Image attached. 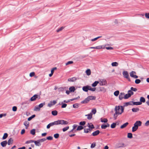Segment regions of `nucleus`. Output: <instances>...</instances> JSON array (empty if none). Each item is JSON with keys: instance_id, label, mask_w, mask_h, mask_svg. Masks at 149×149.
<instances>
[{"instance_id": "obj_1", "label": "nucleus", "mask_w": 149, "mask_h": 149, "mask_svg": "<svg viewBox=\"0 0 149 149\" xmlns=\"http://www.w3.org/2000/svg\"><path fill=\"white\" fill-rule=\"evenodd\" d=\"M94 128V126L92 123H88L87 125L85 127L84 132L86 133L90 132Z\"/></svg>"}, {"instance_id": "obj_2", "label": "nucleus", "mask_w": 149, "mask_h": 149, "mask_svg": "<svg viewBox=\"0 0 149 149\" xmlns=\"http://www.w3.org/2000/svg\"><path fill=\"white\" fill-rule=\"evenodd\" d=\"M124 108L121 106H118L116 107L115 108L116 112L114 114V117L115 119H116L117 116H116L117 114H120L123 111Z\"/></svg>"}, {"instance_id": "obj_3", "label": "nucleus", "mask_w": 149, "mask_h": 149, "mask_svg": "<svg viewBox=\"0 0 149 149\" xmlns=\"http://www.w3.org/2000/svg\"><path fill=\"white\" fill-rule=\"evenodd\" d=\"M68 123V122L64 120H58L57 121L52 123L49 124L50 126H53L54 125H58L59 124L61 125H67Z\"/></svg>"}, {"instance_id": "obj_4", "label": "nucleus", "mask_w": 149, "mask_h": 149, "mask_svg": "<svg viewBox=\"0 0 149 149\" xmlns=\"http://www.w3.org/2000/svg\"><path fill=\"white\" fill-rule=\"evenodd\" d=\"M95 98L96 97L95 96H89L82 101V103H86L88 102L90 100H94Z\"/></svg>"}, {"instance_id": "obj_5", "label": "nucleus", "mask_w": 149, "mask_h": 149, "mask_svg": "<svg viewBox=\"0 0 149 149\" xmlns=\"http://www.w3.org/2000/svg\"><path fill=\"white\" fill-rule=\"evenodd\" d=\"M69 91H66V93L69 95L70 92H74L75 90V88L74 86H71L69 88Z\"/></svg>"}, {"instance_id": "obj_6", "label": "nucleus", "mask_w": 149, "mask_h": 149, "mask_svg": "<svg viewBox=\"0 0 149 149\" xmlns=\"http://www.w3.org/2000/svg\"><path fill=\"white\" fill-rule=\"evenodd\" d=\"M57 103L56 100H53V101H51L48 104V106L49 107H51L52 106L55 105Z\"/></svg>"}, {"instance_id": "obj_7", "label": "nucleus", "mask_w": 149, "mask_h": 149, "mask_svg": "<svg viewBox=\"0 0 149 149\" xmlns=\"http://www.w3.org/2000/svg\"><path fill=\"white\" fill-rule=\"evenodd\" d=\"M136 73L134 71H132L130 73V76L131 77H133L134 78L136 79L138 77V76H136Z\"/></svg>"}, {"instance_id": "obj_8", "label": "nucleus", "mask_w": 149, "mask_h": 149, "mask_svg": "<svg viewBox=\"0 0 149 149\" xmlns=\"http://www.w3.org/2000/svg\"><path fill=\"white\" fill-rule=\"evenodd\" d=\"M42 139H41V140H38L36 141H32V142L34 143H35V144H36V145L37 146H39L40 145V142H42Z\"/></svg>"}, {"instance_id": "obj_9", "label": "nucleus", "mask_w": 149, "mask_h": 149, "mask_svg": "<svg viewBox=\"0 0 149 149\" xmlns=\"http://www.w3.org/2000/svg\"><path fill=\"white\" fill-rule=\"evenodd\" d=\"M38 95H35L31 98L30 100L32 101H35L38 98Z\"/></svg>"}, {"instance_id": "obj_10", "label": "nucleus", "mask_w": 149, "mask_h": 149, "mask_svg": "<svg viewBox=\"0 0 149 149\" xmlns=\"http://www.w3.org/2000/svg\"><path fill=\"white\" fill-rule=\"evenodd\" d=\"M142 124V122L140 121H136L134 124V125L137 126V127L138 128L139 126H140Z\"/></svg>"}, {"instance_id": "obj_11", "label": "nucleus", "mask_w": 149, "mask_h": 149, "mask_svg": "<svg viewBox=\"0 0 149 149\" xmlns=\"http://www.w3.org/2000/svg\"><path fill=\"white\" fill-rule=\"evenodd\" d=\"M123 74L125 78L127 79L129 78V74L127 71H124L123 73Z\"/></svg>"}, {"instance_id": "obj_12", "label": "nucleus", "mask_w": 149, "mask_h": 149, "mask_svg": "<svg viewBox=\"0 0 149 149\" xmlns=\"http://www.w3.org/2000/svg\"><path fill=\"white\" fill-rule=\"evenodd\" d=\"M125 97V94L123 93H120L119 96V98L120 100H122L123 98H124Z\"/></svg>"}, {"instance_id": "obj_13", "label": "nucleus", "mask_w": 149, "mask_h": 149, "mask_svg": "<svg viewBox=\"0 0 149 149\" xmlns=\"http://www.w3.org/2000/svg\"><path fill=\"white\" fill-rule=\"evenodd\" d=\"M57 69V68L56 67H54L51 70V73L49 74V76L51 77L52 75L53 74L54 71Z\"/></svg>"}, {"instance_id": "obj_14", "label": "nucleus", "mask_w": 149, "mask_h": 149, "mask_svg": "<svg viewBox=\"0 0 149 149\" xmlns=\"http://www.w3.org/2000/svg\"><path fill=\"white\" fill-rule=\"evenodd\" d=\"M100 132V131L99 130H97L93 133L92 135L94 136H97L99 134Z\"/></svg>"}, {"instance_id": "obj_15", "label": "nucleus", "mask_w": 149, "mask_h": 149, "mask_svg": "<svg viewBox=\"0 0 149 149\" xmlns=\"http://www.w3.org/2000/svg\"><path fill=\"white\" fill-rule=\"evenodd\" d=\"M88 86H84L83 87V90L85 92H87L88 91Z\"/></svg>"}, {"instance_id": "obj_16", "label": "nucleus", "mask_w": 149, "mask_h": 149, "mask_svg": "<svg viewBox=\"0 0 149 149\" xmlns=\"http://www.w3.org/2000/svg\"><path fill=\"white\" fill-rule=\"evenodd\" d=\"M86 116H87L88 119L91 120L92 118V113H90V114L86 115Z\"/></svg>"}, {"instance_id": "obj_17", "label": "nucleus", "mask_w": 149, "mask_h": 149, "mask_svg": "<svg viewBox=\"0 0 149 149\" xmlns=\"http://www.w3.org/2000/svg\"><path fill=\"white\" fill-rule=\"evenodd\" d=\"M106 81L105 80H102L100 81V84L101 85H105L106 84Z\"/></svg>"}, {"instance_id": "obj_18", "label": "nucleus", "mask_w": 149, "mask_h": 149, "mask_svg": "<svg viewBox=\"0 0 149 149\" xmlns=\"http://www.w3.org/2000/svg\"><path fill=\"white\" fill-rule=\"evenodd\" d=\"M24 125L26 126V129H27L29 126V123L27 121H26L24 122Z\"/></svg>"}, {"instance_id": "obj_19", "label": "nucleus", "mask_w": 149, "mask_h": 149, "mask_svg": "<svg viewBox=\"0 0 149 149\" xmlns=\"http://www.w3.org/2000/svg\"><path fill=\"white\" fill-rule=\"evenodd\" d=\"M88 90H90L92 91H95L96 89V88H92L91 86H88Z\"/></svg>"}, {"instance_id": "obj_20", "label": "nucleus", "mask_w": 149, "mask_h": 149, "mask_svg": "<svg viewBox=\"0 0 149 149\" xmlns=\"http://www.w3.org/2000/svg\"><path fill=\"white\" fill-rule=\"evenodd\" d=\"M7 144V142L6 141H4L1 143V145L3 147H5Z\"/></svg>"}, {"instance_id": "obj_21", "label": "nucleus", "mask_w": 149, "mask_h": 149, "mask_svg": "<svg viewBox=\"0 0 149 149\" xmlns=\"http://www.w3.org/2000/svg\"><path fill=\"white\" fill-rule=\"evenodd\" d=\"M138 128L137 126L134 125V126L132 128V132H134L136 131L138 129Z\"/></svg>"}, {"instance_id": "obj_22", "label": "nucleus", "mask_w": 149, "mask_h": 149, "mask_svg": "<svg viewBox=\"0 0 149 149\" xmlns=\"http://www.w3.org/2000/svg\"><path fill=\"white\" fill-rule=\"evenodd\" d=\"M84 129V127L81 125L78 126L76 129L77 131H79Z\"/></svg>"}, {"instance_id": "obj_23", "label": "nucleus", "mask_w": 149, "mask_h": 149, "mask_svg": "<svg viewBox=\"0 0 149 149\" xmlns=\"http://www.w3.org/2000/svg\"><path fill=\"white\" fill-rule=\"evenodd\" d=\"M128 123L127 122L124 124L123 125H121L120 126V128L121 129L123 128L126 127L128 125Z\"/></svg>"}, {"instance_id": "obj_24", "label": "nucleus", "mask_w": 149, "mask_h": 149, "mask_svg": "<svg viewBox=\"0 0 149 149\" xmlns=\"http://www.w3.org/2000/svg\"><path fill=\"white\" fill-rule=\"evenodd\" d=\"M76 80L75 77H72L68 79V81L71 82H73L75 81Z\"/></svg>"}, {"instance_id": "obj_25", "label": "nucleus", "mask_w": 149, "mask_h": 149, "mask_svg": "<svg viewBox=\"0 0 149 149\" xmlns=\"http://www.w3.org/2000/svg\"><path fill=\"white\" fill-rule=\"evenodd\" d=\"M99 83V81H95L92 84V86L93 87H95L98 83Z\"/></svg>"}, {"instance_id": "obj_26", "label": "nucleus", "mask_w": 149, "mask_h": 149, "mask_svg": "<svg viewBox=\"0 0 149 149\" xmlns=\"http://www.w3.org/2000/svg\"><path fill=\"white\" fill-rule=\"evenodd\" d=\"M139 110V108H133L132 109V110L133 112H137Z\"/></svg>"}, {"instance_id": "obj_27", "label": "nucleus", "mask_w": 149, "mask_h": 149, "mask_svg": "<svg viewBox=\"0 0 149 149\" xmlns=\"http://www.w3.org/2000/svg\"><path fill=\"white\" fill-rule=\"evenodd\" d=\"M13 140L11 138H10L9 139L8 141V144L10 145L12 143H13Z\"/></svg>"}, {"instance_id": "obj_28", "label": "nucleus", "mask_w": 149, "mask_h": 149, "mask_svg": "<svg viewBox=\"0 0 149 149\" xmlns=\"http://www.w3.org/2000/svg\"><path fill=\"white\" fill-rule=\"evenodd\" d=\"M86 73L87 75H90L91 74V71L90 69H87L86 71Z\"/></svg>"}, {"instance_id": "obj_29", "label": "nucleus", "mask_w": 149, "mask_h": 149, "mask_svg": "<svg viewBox=\"0 0 149 149\" xmlns=\"http://www.w3.org/2000/svg\"><path fill=\"white\" fill-rule=\"evenodd\" d=\"M142 103L140 102H134L133 103V104L135 105H139L141 104Z\"/></svg>"}, {"instance_id": "obj_30", "label": "nucleus", "mask_w": 149, "mask_h": 149, "mask_svg": "<svg viewBox=\"0 0 149 149\" xmlns=\"http://www.w3.org/2000/svg\"><path fill=\"white\" fill-rule=\"evenodd\" d=\"M52 114L54 116H56L57 114V111H53L52 112Z\"/></svg>"}, {"instance_id": "obj_31", "label": "nucleus", "mask_w": 149, "mask_h": 149, "mask_svg": "<svg viewBox=\"0 0 149 149\" xmlns=\"http://www.w3.org/2000/svg\"><path fill=\"white\" fill-rule=\"evenodd\" d=\"M131 96H130V95L128 93L125 95V97L124 99H127L129 97H130Z\"/></svg>"}, {"instance_id": "obj_32", "label": "nucleus", "mask_w": 149, "mask_h": 149, "mask_svg": "<svg viewBox=\"0 0 149 149\" xmlns=\"http://www.w3.org/2000/svg\"><path fill=\"white\" fill-rule=\"evenodd\" d=\"M30 133L33 135H35V134L36 132L35 129H32L30 131Z\"/></svg>"}, {"instance_id": "obj_33", "label": "nucleus", "mask_w": 149, "mask_h": 149, "mask_svg": "<svg viewBox=\"0 0 149 149\" xmlns=\"http://www.w3.org/2000/svg\"><path fill=\"white\" fill-rule=\"evenodd\" d=\"M140 102H141V103L144 102H145V99L144 97H141L140 99Z\"/></svg>"}, {"instance_id": "obj_34", "label": "nucleus", "mask_w": 149, "mask_h": 149, "mask_svg": "<svg viewBox=\"0 0 149 149\" xmlns=\"http://www.w3.org/2000/svg\"><path fill=\"white\" fill-rule=\"evenodd\" d=\"M101 121L102 122L107 123L108 121V120L107 118H101Z\"/></svg>"}, {"instance_id": "obj_35", "label": "nucleus", "mask_w": 149, "mask_h": 149, "mask_svg": "<svg viewBox=\"0 0 149 149\" xmlns=\"http://www.w3.org/2000/svg\"><path fill=\"white\" fill-rule=\"evenodd\" d=\"M111 65L113 66H118V64L116 62H114L112 63Z\"/></svg>"}, {"instance_id": "obj_36", "label": "nucleus", "mask_w": 149, "mask_h": 149, "mask_svg": "<svg viewBox=\"0 0 149 149\" xmlns=\"http://www.w3.org/2000/svg\"><path fill=\"white\" fill-rule=\"evenodd\" d=\"M119 93V91H116L114 92V94L116 96H118Z\"/></svg>"}, {"instance_id": "obj_37", "label": "nucleus", "mask_w": 149, "mask_h": 149, "mask_svg": "<svg viewBox=\"0 0 149 149\" xmlns=\"http://www.w3.org/2000/svg\"><path fill=\"white\" fill-rule=\"evenodd\" d=\"M8 135L7 133H5L3 137V139H6L8 137Z\"/></svg>"}, {"instance_id": "obj_38", "label": "nucleus", "mask_w": 149, "mask_h": 149, "mask_svg": "<svg viewBox=\"0 0 149 149\" xmlns=\"http://www.w3.org/2000/svg\"><path fill=\"white\" fill-rule=\"evenodd\" d=\"M86 122L85 121H81L80 122L79 125L81 126H84L86 124Z\"/></svg>"}, {"instance_id": "obj_39", "label": "nucleus", "mask_w": 149, "mask_h": 149, "mask_svg": "<svg viewBox=\"0 0 149 149\" xmlns=\"http://www.w3.org/2000/svg\"><path fill=\"white\" fill-rule=\"evenodd\" d=\"M127 137L129 138H131L132 137V135L131 133H128L127 134Z\"/></svg>"}, {"instance_id": "obj_40", "label": "nucleus", "mask_w": 149, "mask_h": 149, "mask_svg": "<svg viewBox=\"0 0 149 149\" xmlns=\"http://www.w3.org/2000/svg\"><path fill=\"white\" fill-rule=\"evenodd\" d=\"M128 93L130 95V96H131L134 93L131 90H130L128 91Z\"/></svg>"}, {"instance_id": "obj_41", "label": "nucleus", "mask_w": 149, "mask_h": 149, "mask_svg": "<svg viewBox=\"0 0 149 149\" xmlns=\"http://www.w3.org/2000/svg\"><path fill=\"white\" fill-rule=\"evenodd\" d=\"M77 127H78V126H77V125H74L73 126V129L71 130V131H72L73 130H75L76 128H77Z\"/></svg>"}, {"instance_id": "obj_42", "label": "nucleus", "mask_w": 149, "mask_h": 149, "mask_svg": "<svg viewBox=\"0 0 149 149\" xmlns=\"http://www.w3.org/2000/svg\"><path fill=\"white\" fill-rule=\"evenodd\" d=\"M91 112L93 114H95L96 112V109L95 108L93 109H92Z\"/></svg>"}, {"instance_id": "obj_43", "label": "nucleus", "mask_w": 149, "mask_h": 149, "mask_svg": "<svg viewBox=\"0 0 149 149\" xmlns=\"http://www.w3.org/2000/svg\"><path fill=\"white\" fill-rule=\"evenodd\" d=\"M69 128V126H67L66 127H64L63 129V132H65L68 130Z\"/></svg>"}, {"instance_id": "obj_44", "label": "nucleus", "mask_w": 149, "mask_h": 149, "mask_svg": "<svg viewBox=\"0 0 149 149\" xmlns=\"http://www.w3.org/2000/svg\"><path fill=\"white\" fill-rule=\"evenodd\" d=\"M116 126V123H112L111 125V128H115Z\"/></svg>"}, {"instance_id": "obj_45", "label": "nucleus", "mask_w": 149, "mask_h": 149, "mask_svg": "<svg viewBox=\"0 0 149 149\" xmlns=\"http://www.w3.org/2000/svg\"><path fill=\"white\" fill-rule=\"evenodd\" d=\"M40 109V107H35L34 110L36 111H39Z\"/></svg>"}, {"instance_id": "obj_46", "label": "nucleus", "mask_w": 149, "mask_h": 149, "mask_svg": "<svg viewBox=\"0 0 149 149\" xmlns=\"http://www.w3.org/2000/svg\"><path fill=\"white\" fill-rule=\"evenodd\" d=\"M141 82V80L139 79H136L135 81V82L136 84H138Z\"/></svg>"}, {"instance_id": "obj_47", "label": "nucleus", "mask_w": 149, "mask_h": 149, "mask_svg": "<svg viewBox=\"0 0 149 149\" xmlns=\"http://www.w3.org/2000/svg\"><path fill=\"white\" fill-rule=\"evenodd\" d=\"M35 75V73L34 72H32L30 74V76L31 77L34 76Z\"/></svg>"}, {"instance_id": "obj_48", "label": "nucleus", "mask_w": 149, "mask_h": 149, "mask_svg": "<svg viewBox=\"0 0 149 149\" xmlns=\"http://www.w3.org/2000/svg\"><path fill=\"white\" fill-rule=\"evenodd\" d=\"M131 90L132 91H136L137 90V89L136 88H134L133 87H132L131 88Z\"/></svg>"}, {"instance_id": "obj_49", "label": "nucleus", "mask_w": 149, "mask_h": 149, "mask_svg": "<svg viewBox=\"0 0 149 149\" xmlns=\"http://www.w3.org/2000/svg\"><path fill=\"white\" fill-rule=\"evenodd\" d=\"M107 127V126L106 125H102L101 126V127L102 129H106Z\"/></svg>"}, {"instance_id": "obj_50", "label": "nucleus", "mask_w": 149, "mask_h": 149, "mask_svg": "<svg viewBox=\"0 0 149 149\" xmlns=\"http://www.w3.org/2000/svg\"><path fill=\"white\" fill-rule=\"evenodd\" d=\"M145 16L146 18L149 19V13H145Z\"/></svg>"}, {"instance_id": "obj_51", "label": "nucleus", "mask_w": 149, "mask_h": 149, "mask_svg": "<svg viewBox=\"0 0 149 149\" xmlns=\"http://www.w3.org/2000/svg\"><path fill=\"white\" fill-rule=\"evenodd\" d=\"M54 136L55 138H58L59 136V135L58 134H56L54 135Z\"/></svg>"}, {"instance_id": "obj_52", "label": "nucleus", "mask_w": 149, "mask_h": 149, "mask_svg": "<svg viewBox=\"0 0 149 149\" xmlns=\"http://www.w3.org/2000/svg\"><path fill=\"white\" fill-rule=\"evenodd\" d=\"M17 107L16 106H14L13 107V110L14 111H17Z\"/></svg>"}, {"instance_id": "obj_53", "label": "nucleus", "mask_w": 149, "mask_h": 149, "mask_svg": "<svg viewBox=\"0 0 149 149\" xmlns=\"http://www.w3.org/2000/svg\"><path fill=\"white\" fill-rule=\"evenodd\" d=\"M95 143H93L91 144V148H93L95 147Z\"/></svg>"}, {"instance_id": "obj_54", "label": "nucleus", "mask_w": 149, "mask_h": 149, "mask_svg": "<svg viewBox=\"0 0 149 149\" xmlns=\"http://www.w3.org/2000/svg\"><path fill=\"white\" fill-rule=\"evenodd\" d=\"M73 63V62L72 61H69L66 63V65H69L70 64H72Z\"/></svg>"}, {"instance_id": "obj_55", "label": "nucleus", "mask_w": 149, "mask_h": 149, "mask_svg": "<svg viewBox=\"0 0 149 149\" xmlns=\"http://www.w3.org/2000/svg\"><path fill=\"white\" fill-rule=\"evenodd\" d=\"M64 27H61L60 28L58 29L57 30V32H59V31L62 30V29H64Z\"/></svg>"}, {"instance_id": "obj_56", "label": "nucleus", "mask_w": 149, "mask_h": 149, "mask_svg": "<svg viewBox=\"0 0 149 149\" xmlns=\"http://www.w3.org/2000/svg\"><path fill=\"white\" fill-rule=\"evenodd\" d=\"M53 139V137L51 136H49L47 137V139L48 140H52Z\"/></svg>"}, {"instance_id": "obj_57", "label": "nucleus", "mask_w": 149, "mask_h": 149, "mask_svg": "<svg viewBox=\"0 0 149 149\" xmlns=\"http://www.w3.org/2000/svg\"><path fill=\"white\" fill-rule=\"evenodd\" d=\"M67 105L66 104H62V105L61 107L62 108H65L66 107Z\"/></svg>"}, {"instance_id": "obj_58", "label": "nucleus", "mask_w": 149, "mask_h": 149, "mask_svg": "<svg viewBox=\"0 0 149 149\" xmlns=\"http://www.w3.org/2000/svg\"><path fill=\"white\" fill-rule=\"evenodd\" d=\"M25 132V130L24 129L22 130L21 131V134H23Z\"/></svg>"}, {"instance_id": "obj_59", "label": "nucleus", "mask_w": 149, "mask_h": 149, "mask_svg": "<svg viewBox=\"0 0 149 149\" xmlns=\"http://www.w3.org/2000/svg\"><path fill=\"white\" fill-rule=\"evenodd\" d=\"M146 126H148L149 125V120L147 121L145 123Z\"/></svg>"}, {"instance_id": "obj_60", "label": "nucleus", "mask_w": 149, "mask_h": 149, "mask_svg": "<svg viewBox=\"0 0 149 149\" xmlns=\"http://www.w3.org/2000/svg\"><path fill=\"white\" fill-rule=\"evenodd\" d=\"M43 105H44L43 104L41 103L39 105V107H40V108L42 107H43Z\"/></svg>"}, {"instance_id": "obj_61", "label": "nucleus", "mask_w": 149, "mask_h": 149, "mask_svg": "<svg viewBox=\"0 0 149 149\" xmlns=\"http://www.w3.org/2000/svg\"><path fill=\"white\" fill-rule=\"evenodd\" d=\"M106 48L107 49H113V48L111 47H106Z\"/></svg>"}, {"instance_id": "obj_62", "label": "nucleus", "mask_w": 149, "mask_h": 149, "mask_svg": "<svg viewBox=\"0 0 149 149\" xmlns=\"http://www.w3.org/2000/svg\"><path fill=\"white\" fill-rule=\"evenodd\" d=\"M99 37H97V38H94V39H92V41H94L95 40H97L98 38H99Z\"/></svg>"}, {"instance_id": "obj_63", "label": "nucleus", "mask_w": 149, "mask_h": 149, "mask_svg": "<svg viewBox=\"0 0 149 149\" xmlns=\"http://www.w3.org/2000/svg\"><path fill=\"white\" fill-rule=\"evenodd\" d=\"M32 141H27L26 142V143H31V142H32Z\"/></svg>"}, {"instance_id": "obj_64", "label": "nucleus", "mask_w": 149, "mask_h": 149, "mask_svg": "<svg viewBox=\"0 0 149 149\" xmlns=\"http://www.w3.org/2000/svg\"><path fill=\"white\" fill-rule=\"evenodd\" d=\"M25 147H23L21 148H19L18 149H25Z\"/></svg>"}]
</instances>
